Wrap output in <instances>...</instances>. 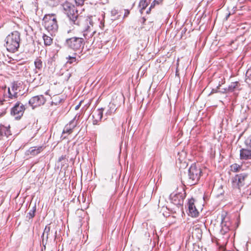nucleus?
Listing matches in <instances>:
<instances>
[{
    "instance_id": "obj_3",
    "label": "nucleus",
    "mask_w": 251,
    "mask_h": 251,
    "mask_svg": "<svg viewBox=\"0 0 251 251\" xmlns=\"http://www.w3.org/2000/svg\"><path fill=\"white\" fill-rule=\"evenodd\" d=\"M43 21L45 29L49 32H50L51 35L57 31L58 26L54 15H46L43 19Z\"/></svg>"
},
{
    "instance_id": "obj_31",
    "label": "nucleus",
    "mask_w": 251,
    "mask_h": 251,
    "mask_svg": "<svg viewBox=\"0 0 251 251\" xmlns=\"http://www.w3.org/2000/svg\"><path fill=\"white\" fill-rule=\"evenodd\" d=\"M9 91H10V93H11V94H13V95H18L17 94V92H16L14 91L13 90V89H12V88H11H11H9Z\"/></svg>"
},
{
    "instance_id": "obj_36",
    "label": "nucleus",
    "mask_w": 251,
    "mask_h": 251,
    "mask_svg": "<svg viewBox=\"0 0 251 251\" xmlns=\"http://www.w3.org/2000/svg\"><path fill=\"white\" fill-rule=\"evenodd\" d=\"M229 15H230V14H228V15H227V16L226 17V19L228 18V17L229 16Z\"/></svg>"
},
{
    "instance_id": "obj_37",
    "label": "nucleus",
    "mask_w": 251,
    "mask_h": 251,
    "mask_svg": "<svg viewBox=\"0 0 251 251\" xmlns=\"http://www.w3.org/2000/svg\"><path fill=\"white\" fill-rule=\"evenodd\" d=\"M71 76V74H69V77H70Z\"/></svg>"
},
{
    "instance_id": "obj_14",
    "label": "nucleus",
    "mask_w": 251,
    "mask_h": 251,
    "mask_svg": "<svg viewBox=\"0 0 251 251\" xmlns=\"http://www.w3.org/2000/svg\"><path fill=\"white\" fill-rule=\"evenodd\" d=\"M18 95H13V94L10 93L9 91V88L8 89V93L4 95V99L3 102H7L8 103H11L13 101L16 100Z\"/></svg>"
},
{
    "instance_id": "obj_6",
    "label": "nucleus",
    "mask_w": 251,
    "mask_h": 251,
    "mask_svg": "<svg viewBox=\"0 0 251 251\" xmlns=\"http://www.w3.org/2000/svg\"><path fill=\"white\" fill-rule=\"evenodd\" d=\"M25 107L21 102L17 101L11 109V114L15 117L17 119H20L23 115Z\"/></svg>"
},
{
    "instance_id": "obj_24",
    "label": "nucleus",
    "mask_w": 251,
    "mask_h": 251,
    "mask_svg": "<svg viewBox=\"0 0 251 251\" xmlns=\"http://www.w3.org/2000/svg\"><path fill=\"white\" fill-rule=\"evenodd\" d=\"M230 168L231 171L233 172H237L241 170V167L237 164H234L230 166Z\"/></svg>"
},
{
    "instance_id": "obj_10",
    "label": "nucleus",
    "mask_w": 251,
    "mask_h": 251,
    "mask_svg": "<svg viewBox=\"0 0 251 251\" xmlns=\"http://www.w3.org/2000/svg\"><path fill=\"white\" fill-rule=\"evenodd\" d=\"M76 125L77 122L75 118H74L69 122L68 124H67L64 127L61 137L63 139L66 138L67 136H66L65 134H68L69 135L72 133L73 129L76 126Z\"/></svg>"
},
{
    "instance_id": "obj_20",
    "label": "nucleus",
    "mask_w": 251,
    "mask_h": 251,
    "mask_svg": "<svg viewBox=\"0 0 251 251\" xmlns=\"http://www.w3.org/2000/svg\"><path fill=\"white\" fill-rule=\"evenodd\" d=\"M34 65L36 69L40 70L42 68V61L41 58H37L34 61Z\"/></svg>"
},
{
    "instance_id": "obj_22",
    "label": "nucleus",
    "mask_w": 251,
    "mask_h": 251,
    "mask_svg": "<svg viewBox=\"0 0 251 251\" xmlns=\"http://www.w3.org/2000/svg\"><path fill=\"white\" fill-rule=\"evenodd\" d=\"M36 210V206L34 205L31 210H30L29 212L28 213L27 217L29 218V219H31L33 218L35 216V213Z\"/></svg>"
},
{
    "instance_id": "obj_13",
    "label": "nucleus",
    "mask_w": 251,
    "mask_h": 251,
    "mask_svg": "<svg viewBox=\"0 0 251 251\" xmlns=\"http://www.w3.org/2000/svg\"><path fill=\"white\" fill-rule=\"evenodd\" d=\"M103 108L98 109L93 112L92 117L93 118V125H98L101 121L103 116Z\"/></svg>"
},
{
    "instance_id": "obj_16",
    "label": "nucleus",
    "mask_w": 251,
    "mask_h": 251,
    "mask_svg": "<svg viewBox=\"0 0 251 251\" xmlns=\"http://www.w3.org/2000/svg\"><path fill=\"white\" fill-rule=\"evenodd\" d=\"M11 135V131L8 128L4 126L0 127V136H1V138H2L3 136L8 138L9 136Z\"/></svg>"
},
{
    "instance_id": "obj_33",
    "label": "nucleus",
    "mask_w": 251,
    "mask_h": 251,
    "mask_svg": "<svg viewBox=\"0 0 251 251\" xmlns=\"http://www.w3.org/2000/svg\"><path fill=\"white\" fill-rule=\"evenodd\" d=\"M81 101H80L78 105L75 106V110H77V109H78L79 108L80 104H81Z\"/></svg>"
},
{
    "instance_id": "obj_15",
    "label": "nucleus",
    "mask_w": 251,
    "mask_h": 251,
    "mask_svg": "<svg viewBox=\"0 0 251 251\" xmlns=\"http://www.w3.org/2000/svg\"><path fill=\"white\" fill-rule=\"evenodd\" d=\"M240 158L241 159H251V150L242 149L240 150Z\"/></svg>"
},
{
    "instance_id": "obj_23",
    "label": "nucleus",
    "mask_w": 251,
    "mask_h": 251,
    "mask_svg": "<svg viewBox=\"0 0 251 251\" xmlns=\"http://www.w3.org/2000/svg\"><path fill=\"white\" fill-rule=\"evenodd\" d=\"M195 233L197 234V237L198 239H200L201 238L202 236V231L199 228H195L192 234L194 235Z\"/></svg>"
},
{
    "instance_id": "obj_26",
    "label": "nucleus",
    "mask_w": 251,
    "mask_h": 251,
    "mask_svg": "<svg viewBox=\"0 0 251 251\" xmlns=\"http://www.w3.org/2000/svg\"><path fill=\"white\" fill-rule=\"evenodd\" d=\"M12 89L15 92H17V94L18 95L19 92L20 91L19 85L17 83H14L12 84L11 86Z\"/></svg>"
},
{
    "instance_id": "obj_5",
    "label": "nucleus",
    "mask_w": 251,
    "mask_h": 251,
    "mask_svg": "<svg viewBox=\"0 0 251 251\" xmlns=\"http://www.w3.org/2000/svg\"><path fill=\"white\" fill-rule=\"evenodd\" d=\"M201 173V168L195 164H192L190 167L188 172L189 184L191 185L196 184L199 180Z\"/></svg>"
},
{
    "instance_id": "obj_4",
    "label": "nucleus",
    "mask_w": 251,
    "mask_h": 251,
    "mask_svg": "<svg viewBox=\"0 0 251 251\" xmlns=\"http://www.w3.org/2000/svg\"><path fill=\"white\" fill-rule=\"evenodd\" d=\"M66 43L68 48L79 53L83 49L85 42L82 37H73L67 39Z\"/></svg>"
},
{
    "instance_id": "obj_2",
    "label": "nucleus",
    "mask_w": 251,
    "mask_h": 251,
    "mask_svg": "<svg viewBox=\"0 0 251 251\" xmlns=\"http://www.w3.org/2000/svg\"><path fill=\"white\" fill-rule=\"evenodd\" d=\"M62 7L70 20V24L79 25L78 15L74 5L69 2L66 1L62 4Z\"/></svg>"
},
{
    "instance_id": "obj_25",
    "label": "nucleus",
    "mask_w": 251,
    "mask_h": 251,
    "mask_svg": "<svg viewBox=\"0 0 251 251\" xmlns=\"http://www.w3.org/2000/svg\"><path fill=\"white\" fill-rule=\"evenodd\" d=\"M148 5L147 0H140L139 5L142 10L145 9Z\"/></svg>"
},
{
    "instance_id": "obj_28",
    "label": "nucleus",
    "mask_w": 251,
    "mask_h": 251,
    "mask_svg": "<svg viewBox=\"0 0 251 251\" xmlns=\"http://www.w3.org/2000/svg\"><path fill=\"white\" fill-rule=\"evenodd\" d=\"M111 16L112 17H113V18L112 19V20H115L117 18V17H115L118 14V11L116 9H113L111 10Z\"/></svg>"
},
{
    "instance_id": "obj_27",
    "label": "nucleus",
    "mask_w": 251,
    "mask_h": 251,
    "mask_svg": "<svg viewBox=\"0 0 251 251\" xmlns=\"http://www.w3.org/2000/svg\"><path fill=\"white\" fill-rule=\"evenodd\" d=\"M42 147H40L37 148V149H33L30 152L31 153H32L33 155H36L38 154L40 151L42 150Z\"/></svg>"
},
{
    "instance_id": "obj_7",
    "label": "nucleus",
    "mask_w": 251,
    "mask_h": 251,
    "mask_svg": "<svg viewBox=\"0 0 251 251\" xmlns=\"http://www.w3.org/2000/svg\"><path fill=\"white\" fill-rule=\"evenodd\" d=\"M186 196V193L184 190L176 194H172L170 198L172 202L176 205H182L183 203L184 199Z\"/></svg>"
},
{
    "instance_id": "obj_29",
    "label": "nucleus",
    "mask_w": 251,
    "mask_h": 251,
    "mask_svg": "<svg viewBox=\"0 0 251 251\" xmlns=\"http://www.w3.org/2000/svg\"><path fill=\"white\" fill-rule=\"evenodd\" d=\"M245 144L247 146L251 148V135L246 140Z\"/></svg>"
},
{
    "instance_id": "obj_21",
    "label": "nucleus",
    "mask_w": 251,
    "mask_h": 251,
    "mask_svg": "<svg viewBox=\"0 0 251 251\" xmlns=\"http://www.w3.org/2000/svg\"><path fill=\"white\" fill-rule=\"evenodd\" d=\"M76 52H75V54H74V56H69L68 57H67V59H68V61H67V63H69L70 64H73V63H77V59L76 58V57H75V55L76 54Z\"/></svg>"
},
{
    "instance_id": "obj_17",
    "label": "nucleus",
    "mask_w": 251,
    "mask_h": 251,
    "mask_svg": "<svg viewBox=\"0 0 251 251\" xmlns=\"http://www.w3.org/2000/svg\"><path fill=\"white\" fill-rule=\"evenodd\" d=\"M43 39L44 40V44L45 46H50L52 43V39L51 37L44 34L43 35Z\"/></svg>"
},
{
    "instance_id": "obj_1",
    "label": "nucleus",
    "mask_w": 251,
    "mask_h": 251,
    "mask_svg": "<svg viewBox=\"0 0 251 251\" xmlns=\"http://www.w3.org/2000/svg\"><path fill=\"white\" fill-rule=\"evenodd\" d=\"M5 47L8 51L15 52L18 50L21 41L20 33L14 31L8 35L5 39Z\"/></svg>"
},
{
    "instance_id": "obj_8",
    "label": "nucleus",
    "mask_w": 251,
    "mask_h": 251,
    "mask_svg": "<svg viewBox=\"0 0 251 251\" xmlns=\"http://www.w3.org/2000/svg\"><path fill=\"white\" fill-rule=\"evenodd\" d=\"M46 101V100L44 96L41 95L32 97L29 100L28 103L33 109L36 107L44 104Z\"/></svg>"
},
{
    "instance_id": "obj_30",
    "label": "nucleus",
    "mask_w": 251,
    "mask_h": 251,
    "mask_svg": "<svg viewBox=\"0 0 251 251\" xmlns=\"http://www.w3.org/2000/svg\"><path fill=\"white\" fill-rule=\"evenodd\" d=\"M77 5H82L85 0H74Z\"/></svg>"
},
{
    "instance_id": "obj_35",
    "label": "nucleus",
    "mask_w": 251,
    "mask_h": 251,
    "mask_svg": "<svg viewBox=\"0 0 251 251\" xmlns=\"http://www.w3.org/2000/svg\"><path fill=\"white\" fill-rule=\"evenodd\" d=\"M63 159V157L62 156L61 157L59 158V161H61L62 160V159Z\"/></svg>"
},
{
    "instance_id": "obj_18",
    "label": "nucleus",
    "mask_w": 251,
    "mask_h": 251,
    "mask_svg": "<svg viewBox=\"0 0 251 251\" xmlns=\"http://www.w3.org/2000/svg\"><path fill=\"white\" fill-rule=\"evenodd\" d=\"M116 111L115 105L113 103H110L108 105V109L107 110L105 115L106 117L110 116L112 113H114Z\"/></svg>"
},
{
    "instance_id": "obj_11",
    "label": "nucleus",
    "mask_w": 251,
    "mask_h": 251,
    "mask_svg": "<svg viewBox=\"0 0 251 251\" xmlns=\"http://www.w3.org/2000/svg\"><path fill=\"white\" fill-rule=\"evenodd\" d=\"M195 200L193 198L190 199L187 203L189 215L192 217H197L199 215V211L197 209L194 203Z\"/></svg>"
},
{
    "instance_id": "obj_9",
    "label": "nucleus",
    "mask_w": 251,
    "mask_h": 251,
    "mask_svg": "<svg viewBox=\"0 0 251 251\" xmlns=\"http://www.w3.org/2000/svg\"><path fill=\"white\" fill-rule=\"evenodd\" d=\"M247 177V175L243 173L236 175L232 179L233 185L240 188L245 184V180Z\"/></svg>"
},
{
    "instance_id": "obj_32",
    "label": "nucleus",
    "mask_w": 251,
    "mask_h": 251,
    "mask_svg": "<svg viewBox=\"0 0 251 251\" xmlns=\"http://www.w3.org/2000/svg\"><path fill=\"white\" fill-rule=\"evenodd\" d=\"M129 14V11L128 10H125V12L124 14V17H127Z\"/></svg>"
},
{
    "instance_id": "obj_34",
    "label": "nucleus",
    "mask_w": 251,
    "mask_h": 251,
    "mask_svg": "<svg viewBox=\"0 0 251 251\" xmlns=\"http://www.w3.org/2000/svg\"><path fill=\"white\" fill-rule=\"evenodd\" d=\"M83 36H84L85 39H88L89 37H87V33H83Z\"/></svg>"
},
{
    "instance_id": "obj_12",
    "label": "nucleus",
    "mask_w": 251,
    "mask_h": 251,
    "mask_svg": "<svg viewBox=\"0 0 251 251\" xmlns=\"http://www.w3.org/2000/svg\"><path fill=\"white\" fill-rule=\"evenodd\" d=\"M56 231L54 232H53L52 231H50V224L45 227L42 235V237H43V240H44L45 237H46L47 240L49 238L55 240L56 237Z\"/></svg>"
},
{
    "instance_id": "obj_19",
    "label": "nucleus",
    "mask_w": 251,
    "mask_h": 251,
    "mask_svg": "<svg viewBox=\"0 0 251 251\" xmlns=\"http://www.w3.org/2000/svg\"><path fill=\"white\" fill-rule=\"evenodd\" d=\"M239 84L238 81L231 82L228 87V91L229 92H233L239 88Z\"/></svg>"
}]
</instances>
